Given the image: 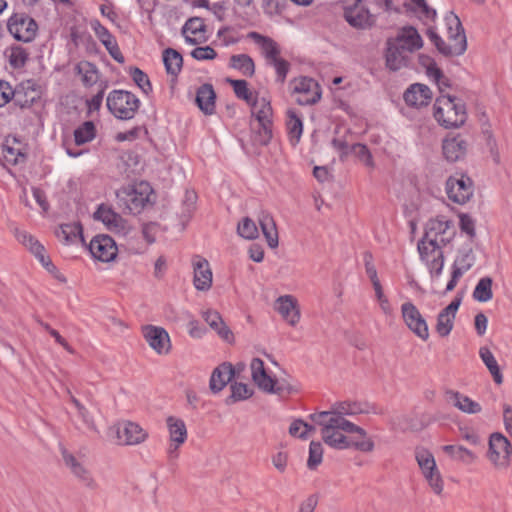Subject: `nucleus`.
<instances>
[{
    "label": "nucleus",
    "mask_w": 512,
    "mask_h": 512,
    "mask_svg": "<svg viewBox=\"0 0 512 512\" xmlns=\"http://www.w3.org/2000/svg\"><path fill=\"white\" fill-rule=\"evenodd\" d=\"M204 321L213 329L218 336L231 344L234 342V334L230 328L225 324L220 313L216 310L207 309L201 313Z\"/></svg>",
    "instance_id": "a878e982"
},
{
    "label": "nucleus",
    "mask_w": 512,
    "mask_h": 512,
    "mask_svg": "<svg viewBox=\"0 0 512 512\" xmlns=\"http://www.w3.org/2000/svg\"><path fill=\"white\" fill-rule=\"evenodd\" d=\"M442 449L452 459L459 461L465 465H470L474 463L477 459V456L474 452L460 445H445L442 447Z\"/></svg>",
    "instance_id": "37998d69"
},
{
    "label": "nucleus",
    "mask_w": 512,
    "mask_h": 512,
    "mask_svg": "<svg viewBox=\"0 0 512 512\" xmlns=\"http://www.w3.org/2000/svg\"><path fill=\"white\" fill-rule=\"evenodd\" d=\"M309 419L321 427L322 440L331 448H354L361 452L374 450V442L367 432L347 419L322 418L319 413L310 414Z\"/></svg>",
    "instance_id": "f257e3e1"
},
{
    "label": "nucleus",
    "mask_w": 512,
    "mask_h": 512,
    "mask_svg": "<svg viewBox=\"0 0 512 512\" xmlns=\"http://www.w3.org/2000/svg\"><path fill=\"white\" fill-rule=\"evenodd\" d=\"M248 37L261 46L267 62L275 68L278 80L280 82H284L289 70V63L279 57L280 49L277 43L273 39L265 37L257 32H250Z\"/></svg>",
    "instance_id": "423d86ee"
},
{
    "label": "nucleus",
    "mask_w": 512,
    "mask_h": 512,
    "mask_svg": "<svg viewBox=\"0 0 512 512\" xmlns=\"http://www.w3.org/2000/svg\"><path fill=\"white\" fill-rule=\"evenodd\" d=\"M402 318L407 327L420 339L429 338V329L426 320L412 302H405L401 306Z\"/></svg>",
    "instance_id": "4468645a"
},
{
    "label": "nucleus",
    "mask_w": 512,
    "mask_h": 512,
    "mask_svg": "<svg viewBox=\"0 0 512 512\" xmlns=\"http://www.w3.org/2000/svg\"><path fill=\"white\" fill-rule=\"evenodd\" d=\"M95 220L101 221L110 231L121 232L125 229V221L109 206L101 204L94 212Z\"/></svg>",
    "instance_id": "473e14b6"
},
{
    "label": "nucleus",
    "mask_w": 512,
    "mask_h": 512,
    "mask_svg": "<svg viewBox=\"0 0 512 512\" xmlns=\"http://www.w3.org/2000/svg\"><path fill=\"white\" fill-rule=\"evenodd\" d=\"M92 27L96 36L98 37L100 42L105 46L110 56L118 63H124L125 59L119 49L117 41L115 37L108 31V29L101 25L98 21L93 23Z\"/></svg>",
    "instance_id": "cd10ccee"
},
{
    "label": "nucleus",
    "mask_w": 512,
    "mask_h": 512,
    "mask_svg": "<svg viewBox=\"0 0 512 512\" xmlns=\"http://www.w3.org/2000/svg\"><path fill=\"white\" fill-rule=\"evenodd\" d=\"M42 94L41 86L33 79L23 81L16 88L15 103L21 108L32 106L37 100L40 99Z\"/></svg>",
    "instance_id": "5701e85b"
},
{
    "label": "nucleus",
    "mask_w": 512,
    "mask_h": 512,
    "mask_svg": "<svg viewBox=\"0 0 512 512\" xmlns=\"http://www.w3.org/2000/svg\"><path fill=\"white\" fill-rule=\"evenodd\" d=\"M251 377L253 382L260 390L269 394H277L280 396L289 395L295 391L286 381H279L271 377L264 366V362L260 358H253L250 363Z\"/></svg>",
    "instance_id": "20e7f679"
},
{
    "label": "nucleus",
    "mask_w": 512,
    "mask_h": 512,
    "mask_svg": "<svg viewBox=\"0 0 512 512\" xmlns=\"http://www.w3.org/2000/svg\"><path fill=\"white\" fill-rule=\"evenodd\" d=\"M61 456L65 467L84 486L95 489L97 483L88 467L87 460L83 454H74L67 448H60Z\"/></svg>",
    "instance_id": "0eeeda50"
},
{
    "label": "nucleus",
    "mask_w": 512,
    "mask_h": 512,
    "mask_svg": "<svg viewBox=\"0 0 512 512\" xmlns=\"http://www.w3.org/2000/svg\"><path fill=\"white\" fill-rule=\"evenodd\" d=\"M230 66L240 70L243 75L251 77L255 72V65L252 58L246 54L232 55Z\"/></svg>",
    "instance_id": "09e8293b"
},
{
    "label": "nucleus",
    "mask_w": 512,
    "mask_h": 512,
    "mask_svg": "<svg viewBox=\"0 0 512 512\" xmlns=\"http://www.w3.org/2000/svg\"><path fill=\"white\" fill-rule=\"evenodd\" d=\"M238 234L245 239H255L258 237V228L256 223L249 217H245L237 227Z\"/></svg>",
    "instance_id": "13d9d810"
},
{
    "label": "nucleus",
    "mask_w": 512,
    "mask_h": 512,
    "mask_svg": "<svg viewBox=\"0 0 512 512\" xmlns=\"http://www.w3.org/2000/svg\"><path fill=\"white\" fill-rule=\"evenodd\" d=\"M432 98L430 88L424 84H412L404 93V100L407 105L414 107L425 106Z\"/></svg>",
    "instance_id": "72a5a7b5"
},
{
    "label": "nucleus",
    "mask_w": 512,
    "mask_h": 512,
    "mask_svg": "<svg viewBox=\"0 0 512 512\" xmlns=\"http://www.w3.org/2000/svg\"><path fill=\"white\" fill-rule=\"evenodd\" d=\"M106 105L108 110L118 119L129 120L134 117L139 109L140 101L131 92L113 90L107 97Z\"/></svg>",
    "instance_id": "39448f33"
},
{
    "label": "nucleus",
    "mask_w": 512,
    "mask_h": 512,
    "mask_svg": "<svg viewBox=\"0 0 512 512\" xmlns=\"http://www.w3.org/2000/svg\"><path fill=\"white\" fill-rule=\"evenodd\" d=\"M391 427L395 431H414L418 429V421L413 414H399L391 419Z\"/></svg>",
    "instance_id": "49530a36"
},
{
    "label": "nucleus",
    "mask_w": 512,
    "mask_h": 512,
    "mask_svg": "<svg viewBox=\"0 0 512 512\" xmlns=\"http://www.w3.org/2000/svg\"><path fill=\"white\" fill-rule=\"evenodd\" d=\"M131 77L135 84L145 93L149 94L152 91V85L146 73L141 69L134 67L131 69Z\"/></svg>",
    "instance_id": "680f3d73"
},
{
    "label": "nucleus",
    "mask_w": 512,
    "mask_h": 512,
    "mask_svg": "<svg viewBox=\"0 0 512 512\" xmlns=\"http://www.w3.org/2000/svg\"><path fill=\"white\" fill-rule=\"evenodd\" d=\"M228 82L233 87L235 95L248 104L253 100L252 93L248 89V83L245 80H232L228 79Z\"/></svg>",
    "instance_id": "0e129e2a"
},
{
    "label": "nucleus",
    "mask_w": 512,
    "mask_h": 512,
    "mask_svg": "<svg viewBox=\"0 0 512 512\" xmlns=\"http://www.w3.org/2000/svg\"><path fill=\"white\" fill-rule=\"evenodd\" d=\"M475 263V255L471 247H466L459 250L458 255L453 264L464 268L465 270L471 269Z\"/></svg>",
    "instance_id": "052dcab7"
},
{
    "label": "nucleus",
    "mask_w": 512,
    "mask_h": 512,
    "mask_svg": "<svg viewBox=\"0 0 512 512\" xmlns=\"http://www.w3.org/2000/svg\"><path fill=\"white\" fill-rule=\"evenodd\" d=\"M460 304L461 299L456 298L438 314L436 331L441 337H446L450 334Z\"/></svg>",
    "instance_id": "c756f323"
},
{
    "label": "nucleus",
    "mask_w": 512,
    "mask_h": 512,
    "mask_svg": "<svg viewBox=\"0 0 512 512\" xmlns=\"http://www.w3.org/2000/svg\"><path fill=\"white\" fill-rule=\"evenodd\" d=\"M15 236L17 240L26 247L44 267L50 265L51 262L49 257L46 255L44 246L35 239L34 236L26 231L19 230H16Z\"/></svg>",
    "instance_id": "7c9ffc66"
},
{
    "label": "nucleus",
    "mask_w": 512,
    "mask_h": 512,
    "mask_svg": "<svg viewBox=\"0 0 512 512\" xmlns=\"http://www.w3.org/2000/svg\"><path fill=\"white\" fill-rule=\"evenodd\" d=\"M216 94L211 84L201 85L196 94V104L206 115H212L215 112Z\"/></svg>",
    "instance_id": "4c0bfd02"
},
{
    "label": "nucleus",
    "mask_w": 512,
    "mask_h": 512,
    "mask_svg": "<svg viewBox=\"0 0 512 512\" xmlns=\"http://www.w3.org/2000/svg\"><path fill=\"white\" fill-rule=\"evenodd\" d=\"M445 21L448 29V43L457 42L456 39H458V35L461 36V38H466L464 28L456 14L450 12L448 15H446Z\"/></svg>",
    "instance_id": "de8ad7c7"
},
{
    "label": "nucleus",
    "mask_w": 512,
    "mask_h": 512,
    "mask_svg": "<svg viewBox=\"0 0 512 512\" xmlns=\"http://www.w3.org/2000/svg\"><path fill=\"white\" fill-rule=\"evenodd\" d=\"M148 437V433L137 423L127 421L117 427V438L121 445H139Z\"/></svg>",
    "instance_id": "aec40b11"
},
{
    "label": "nucleus",
    "mask_w": 512,
    "mask_h": 512,
    "mask_svg": "<svg viewBox=\"0 0 512 512\" xmlns=\"http://www.w3.org/2000/svg\"><path fill=\"white\" fill-rule=\"evenodd\" d=\"M252 141L255 145L266 146L272 138V124H257L253 127Z\"/></svg>",
    "instance_id": "5fc2aeb1"
},
{
    "label": "nucleus",
    "mask_w": 512,
    "mask_h": 512,
    "mask_svg": "<svg viewBox=\"0 0 512 512\" xmlns=\"http://www.w3.org/2000/svg\"><path fill=\"white\" fill-rule=\"evenodd\" d=\"M7 30L15 40L30 43L36 38L38 24L26 13H14L7 21Z\"/></svg>",
    "instance_id": "1a4fd4ad"
},
{
    "label": "nucleus",
    "mask_w": 512,
    "mask_h": 512,
    "mask_svg": "<svg viewBox=\"0 0 512 512\" xmlns=\"http://www.w3.org/2000/svg\"><path fill=\"white\" fill-rule=\"evenodd\" d=\"M419 64L425 68L426 73L429 77L434 79H441L442 71L436 67V63L432 57L425 54H419L418 56Z\"/></svg>",
    "instance_id": "bf43d9fd"
},
{
    "label": "nucleus",
    "mask_w": 512,
    "mask_h": 512,
    "mask_svg": "<svg viewBox=\"0 0 512 512\" xmlns=\"http://www.w3.org/2000/svg\"><path fill=\"white\" fill-rule=\"evenodd\" d=\"M323 459V447L319 441H311L309 445V457L307 460V467L310 470L316 469Z\"/></svg>",
    "instance_id": "4d7b16f0"
},
{
    "label": "nucleus",
    "mask_w": 512,
    "mask_h": 512,
    "mask_svg": "<svg viewBox=\"0 0 512 512\" xmlns=\"http://www.w3.org/2000/svg\"><path fill=\"white\" fill-rule=\"evenodd\" d=\"M196 200L197 195L194 191H186L183 200V211L181 213L182 219L188 221L191 218L195 210Z\"/></svg>",
    "instance_id": "338daca9"
},
{
    "label": "nucleus",
    "mask_w": 512,
    "mask_h": 512,
    "mask_svg": "<svg viewBox=\"0 0 512 512\" xmlns=\"http://www.w3.org/2000/svg\"><path fill=\"white\" fill-rule=\"evenodd\" d=\"M416 460L421 472L437 467L433 454L426 449L416 451Z\"/></svg>",
    "instance_id": "e2e57ef3"
},
{
    "label": "nucleus",
    "mask_w": 512,
    "mask_h": 512,
    "mask_svg": "<svg viewBox=\"0 0 512 512\" xmlns=\"http://www.w3.org/2000/svg\"><path fill=\"white\" fill-rule=\"evenodd\" d=\"M95 125L91 121L84 122L74 131L75 143L77 145L85 144L95 138Z\"/></svg>",
    "instance_id": "864d4df0"
},
{
    "label": "nucleus",
    "mask_w": 512,
    "mask_h": 512,
    "mask_svg": "<svg viewBox=\"0 0 512 512\" xmlns=\"http://www.w3.org/2000/svg\"><path fill=\"white\" fill-rule=\"evenodd\" d=\"M205 31L206 26L204 21L199 17L188 19L182 28V34L185 38V41L191 45L204 42L206 40L203 36Z\"/></svg>",
    "instance_id": "f704fd0d"
},
{
    "label": "nucleus",
    "mask_w": 512,
    "mask_h": 512,
    "mask_svg": "<svg viewBox=\"0 0 512 512\" xmlns=\"http://www.w3.org/2000/svg\"><path fill=\"white\" fill-rule=\"evenodd\" d=\"M512 446L501 433H493L489 439L487 457L497 469H506L510 465Z\"/></svg>",
    "instance_id": "9d476101"
},
{
    "label": "nucleus",
    "mask_w": 512,
    "mask_h": 512,
    "mask_svg": "<svg viewBox=\"0 0 512 512\" xmlns=\"http://www.w3.org/2000/svg\"><path fill=\"white\" fill-rule=\"evenodd\" d=\"M89 250L94 258L102 262L114 260L118 251L114 239L103 234L97 235L91 240Z\"/></svg>",
    "instance_id": "f3484780"
},
{
    "label": "nucleus",
    "mask_w": 512,
    "mask_h": 512,
    "mask_svg": "<svg viewBox=\"0 0 512 512\" xmlns=\"http://www.w3.org/2000/svg\"><path fill=\"white\" fill-rule=\"evenodd\" d=\"M293 93L300 105H313L321 98V88L317 81L310 77H299L293 80Z\"/></svg>",
    "instance_id": "f8f14e48"
},
{
    "label": "nucleus",
    "mask_w": 512,
    "mask_h": 512,
    "mask_svg": "<svg viewBox=\"0 0 512 512\" xmlns=\"http://www.w3.org/2000/svg\"><path fill=\"white\" fill-rule=\"evenodd\" d=\"M194 270L193 283L197 290L208 291L212 286V270L207 259L195 255L192 259Z\"/></svg>",
    "instance_id": "412c9836"
},
{
    "label": "nucleus",
    "mask_w": 512,
    "mask_h": 512,
    "mask_svg": "<svg viewBox=\"0 0 512 512\" xmlns=\"http://www.w3.org/2000/svg\"><path fill=\"white\" fill-rule=\"evenodd\" d=\"M258 222L268 246L272 249L277 248L279 238L276 223L272 215L266 211H261L258 215Z\"/></svg>",
    "instance_id": "e433bc0d"
},
{
    "label": "nucleus",
    "mask_w": 512,
    "mask_h": 512,
    "mask_svg": "<svg viewBox=\"0 0 512 512\" xmlns=\"http://www.w3.org/2000/svg\"><path fill=\"white\" fill-rule=\"evenodd\" d=\"M452 222L445 217L430 219L425 226V233L418 243L428 246H446L452 239L454 232L449 231Z\"/></svg>",
    "instance_id": "6e6552de"
},
{
    "label": "nucleus",
    "mask_w": 512,
    "mask_h": 512,
    "mask_svg": "<svg viewBox=\"0 0 512 512\" xmlns=\"http://www.w3.org/2000/svg\"><path fill=\"white\" fill-rule=\"evenodd\" d=\"M275 310L291 326H296L300 321V309L296 298L292 295L278 297L275 302Z\"/></svg>",
    "instance_id": "4be33fe9"
},
{
    "label": "nucleus",
    "mask_w": 512,
    "mask_h": 512,
    "mask_svg": "<svg viewBox=\"0 0 512 512\" xmlns=\"http://www.w3.org/2000/svg\"><path fill=\"white\" fill-rule=\"evenodd\" d=\"M163 62L168 74L177 76L181 71L183 58L182 55L172 48H167L163 52Z\"/></svg>",
    "instance_id": "c03bdc74"
},
{
    "label": "nucleus",
    "mask_w": 512,
    "mask_h": 512,
    "mask_svg": "<svg viewBox=\"0 0 512 512\" xmlns=\"http://www.w3.org/2000/svg\"><path fill=\"white\" fill-rule=\"evenodd\" d=\"M352 151L358 157V159L361 162H363L367 167H374L372 154L370 153L366 145L360 143L354 144L352 146Z\"/></svg>",
    "instance_id": "774afa93"
},
{
    "label": "nucleus",
    "mask_w": 512,
    "mask_h": 512,
    "mask_svg": "<svg viewBox=\"0 0 512 512\" xmlns=\"http://www.w3.org/2000/svg\"><path fill=\"white\" fill-rule=\"evenodd\" d=\"M234 375L233 365L229 362H223L213 370L209 381V389L214 394L219 393L232 380Z\"/></svg>",
    "instance_id": "393cba45"
},
{
    "label": "nucleus",
    "mask_w": 512,
    "mask_h": 512,
    "mask_svg": "<svg viewBox=\"0 0 512 512\" xmlns=\"http://www.w3.org/2000/svg\"><path fill=\"white\" fill-rule=\"evenodd\" d=\"M287 116V130L289 133L290 142L293 146H295L299 143L303 132L302 120L293 110H288Z\"/></svg>",
    "instance_id": "a18cd8bd"
},
{
    "label": "nucleus",
    "mask_w": 512,
    "mask_h": 512,
    "mask_svg": "<svg viewBox=\"0 0 512 512\" xmlns=\"http://www.w3.org/2000/svg\"><path fill=\"white\" fill-rule=\"evenodd\" d=\"M445 399L448 403L466 414H478L482 411L480 403L455 390H446Z\"/></svg>",
    "instance_id": "c85d7f7f"
},
{
    "label": "nucleus",
    "mask_w": 512,
    "mask_h": 512,
    "mask_svg": "<svg viewBox=\"0 0 512 512\" xmlns=\"http://www.w3.org/2000/svg\"><path fill=\"white\" fill-rule=\"evenodd\" d=\"M29 54L25 48L20 45H13L10 48L9 64L14 69H19L25 66Z\"/></svg>",
    "instance_id": "6e6d98bb"
},
{
    "label": "nucleus",
    "mask_w": 512,
    "mask_h": 512,
    "mask_svg": "<svg viewBox=\"0 0 512 512\" xmlns=\"http://www.w3.org/2000/svg\"><path fill=\"white\" fill-rule=\"evenodd\" d=\"M143 335L149 346L158 354H167L170 351V337L164 328L147 325L143 328Z\"/></svg>",
    "instance_id": "6ab92c4d"
},
{
    "label": "nucleus",
    "mask_w": 512,
    "mask_h": 512,
    "mask_svg": "<svg viewBox=\"0 0 512 512\" xmlns=\"http://www.w3.org/2000/svg\"><path fill=\"white\" fill-rule=\"evenodd\" d=\"M430 41L436 46L437 50L445 56H460L467 49V39L459 36L457 42L446 43L435 31L428 30Z\"/></svg>",
    "instance_id": "b1692460"
},
{
    "label": "nucleus",
    "mask_w": 512,
    "mask_h": 512,
    "mask_svg": "<svg viewBox=\"0 0 512 512\" xmlns=\"http://www.w3.org/2000/svg\"><path fill=\"white\" fill-rule=\"evenodd\" d=\"M423 477L428 482L431 490L437 495L441 496L444 489V481L438 467L422 471Z\"/></svg>",
    "instance_id": "3c124183"
},
{
    "label": "nucleus",
    "mask_w": 512,
    "mask_h": 512,
    "mask_svg": "<svg viewBox=\"0 0 512 512\" xmlns=\"http://www.w3.org/2000/svg\"><path fill=\"white\" fill-rule=\"evenodd\" d=\"M367 411L363 409L362 404L358 402H337L332 405L329 411L318 412L319 417L322 418H335V419H346L345 416H354Z\"/></svg>",
    "instance_id": "bb28decb"
},
{
    "label": "nucleus",
    "mask_w": 512,
    "mask_h": 512,
    "mask_svg": "<svg viewBox=\"0 0 512 512\" xmlns=\"http://www.w3.org/2000/svg\"><path fill=\"white\" fill-rule=\"evenodd\" d=\"M446 193L451 201L465 204L473 195V182L464 175L451 176L446 181Z\"/></svg>",
    "instance_id": "2eb2a0df"
},
{
    "label": "nucleus",
    "mask_w": 512,
    "mask_h": 512,
    "mask_svg": "<svg viewBox=\"0 0 512 512\" xmlns=\"http://www.w3.org/2000/svg\"><path fill=\"white\" fill-rule=\"evenodd\" d=\"M57 237L64 242V244H70L76 240L84 241L82 234V226L80 223H69L62 224L56 231Z\"/></svg>",
    "instance_id": "ea45409f"
},
{
    "label": "nucleus",
    "mask_w": 512,
    "mask_h": 512,
    "mask_svg": "<svg viewBox=\"0 0 512 512\" xmlns=\"http://www.w3.org/2000/svg\"><path fill=\"white\" fill-rule=\"evenodd\" d=\"M151 188L148 184L140 183L136 188H124L117 193V197L123 202L132 214L139 213L149 202Z\"/></svg>",
    "instance_id": "9b49d317"
},
{
    "label": "nucleus",
    "mask_w": 512,
    "mask_h": 512,
    "mask_svg": "<svg viewBox=\"0 0 512 512\" xmlns=\"http://www.w3.org/2000/svg\"><path fill=\"white\" fill-rule=\"evenodd\" d=\"M230 389L231 395L226 400L227 404L246 400L253 395V389L249 388L247 384L241 382L232 383Z\"/></svg>",
    "instance_id": "603ef678"
},
{
    "label": "nucleus",
    "mask_w": 512,
    "mask_h": 512,
    "mask_svg": "<svg viewBox=\"0 0 512 512\" xmlns=\"http://www.w3.org/2000/svg\"><path fill=\"white\" fill-rule=\"evenodd\" d=\"M479 356L487 369L489 370L493 380L496 384L500 385L503 383V375L501 373L500 367L493 355L487 347H481L479 350Z\"/></svg>",
    "instance_id": "79ce46f5"
},
{
    "label": "nucleus",
    "mask_w": 512,
    "mask_h": 512,
    "mask_svg": "<svg viewBox=\"0 0 512 512\" xmlns=\"http://www.w3.org/2000/svg\"><path fill=\"white\" fill-rule=\"evenodd\" d=\"M483 134L485 136L486 140V146L489 149V152L493 158V161L496 164L500 163V153L498 149L497 141L492 133V130L490 129V126L487 128H483Z\"/></svg>",
    "instance_id": "69168bd1"
},
{
    "label": "nucleus",
    "mask_w": 512,
    "mask_h": 512,
    "mask_svg": "<svg viewBox=\"0 0 512 512\" xmlns=\"http://www.w3.org/2000/svg\"><path fill=\"white\" fill-rule=\"evenodd\" d=\"M434 118L445 128H458L466 121L465 105L455 97L441 95L434 103Z\"/></svg>",
    "instance_id": "7ed1b4c3"
},
{
    "label": "nucleus",
    "mask_w": 512,
    "mask_h": 512,
    "mask_svg": "<svg viewBox=\"0 0 512 512\" xmlns=\"http://www.w3.org/2000/svg\"><path fill=\"white\" fill-rule=\"evenodd\" d=\"M2 154L5 161L11 165H18L26 161L24 145L16 138L8 136L2 145Z\"/></svg>",
    "instance_id": "2f4dec72"
},
{
    "label": "nucleus",
    "mask_w": 512,
    "mask_h": 512,
    "mask_svg": "<svg viewBox=\"0 0 512 512\" xmlns=\"http://www.w3.org/2000/svg\"><path fill=\"white\" fill-rule=\"evenodd\" d=\"M76 73L81 76L84 86L90 87L97 83L99 71L95 64L89 61H81L75 67Z\"/></svg>",
    "instance_id": "a19ab883"
},
{
    "label": "nucleus",
    "mask_w": 512,
    "mask_h": 512,
    "mask_svg": "<svg viewBox=\"0 0 512 512\" xmlns=\"http://www.w3.org/2000/svg\"><path fill=\"white\" fill-rule=\"evenodd\" d=\"M249 104L258 124H272L273 110L267 98L256 97Z\"/></svg>",
    "instance_id": "58836bf2"
},
{
    "label": "nucleus",
    "mask_w": 512,
    "mask_h": 512,
    "mask_svg": "<svg viewBox=\"0 0 512 512\" xmlns=\"http://www.w3.org/2000/svg\"><path fill=\"white\" fill-rule=\"evenodd\" d=\"M467 146L466 140L460 136L447 138L442 144L443 155L447 161L456 162L465 156Z\"/></svg>",
    "instance_id": "c9c22d12"
},
{
    "label": "nucleus",
    "mask_w": 512,
    "mask_h": 512,
    "mask_svg": "<svg viewBox=\"0 0 512 512\" xmlns=\"http://www.w3.org/2000/svg\"><path fill=\"white\" fill-rule=\"evenodd\" d=\"M420 259L426 264L432 278L439 277L444 267V254L440 246L417 245Z\"/></svg>",
    "instance_id": "dca6fc26"
},
{
    "label": "nucleus",
    "mask_w": 512,
    "mask_h": 512,
    "mask_svg": "<svg viewBox=\"0 0 512 512\" xmlns=\"http://www.w3.org/2000/svg\"><path fill=\"white\" fill-rule=\"evenodd\" d=\"M492 284V278L488 276L481 278L473 291V298L478 302L490 301L493 297Z\"/></svg>",
    "instance_id": "8fccbe9b"
},
{
    "label": "nucleus",
    "mask_w": 512,
    "mask_h": 512,
    "mask_svg": "<svg viewBox=\"0 0 512 512\" xmlns=\"http://www.w3.org/2000/svg\"><path fill=\"white\" fill-rule=\"evenodd\" d=\"M344 17L346 21L357 29L370 28L374 22V16L362 4L361 0L352 6H347L344 10Z\"/></svg>",
    "instance_id": "a211bd4d"
},
{
    "label": "nucleus",
    "mask_w": 512,
    "mask_h": 512,
    "mask_svg": "<svg viewBox=\"0 0 512 512\" xmlns=\"http://www.w3.org/2000/svg\"><path fill=\"white\" fill-rule=\"evenodd\" d=\"M423 46L418 31L412 27H403L396 37L388 38L385 48V65L393 72L410 65L412 55Z\"/></svg>",
    "instance_id": "f03ea898"
},
{
    "label": "nucleus",
    "mask_w": 512,
    "mask_h": 512,
    "mask_svg": "<svg viewBox=\"0 0 512 512\" xmlns=\"http://www.w3.org/2000/svg\"><path fill=\"white\" fill-rule=\"evenodd\" d=\"M166 424L169 432V447L167 449V457L169 461H174L178 458V449L187 440V428L185 422L177 417L169 416L166 419Z\"/></svg>",
    "instance_id": "ddd939ff"
}]
</instances>
